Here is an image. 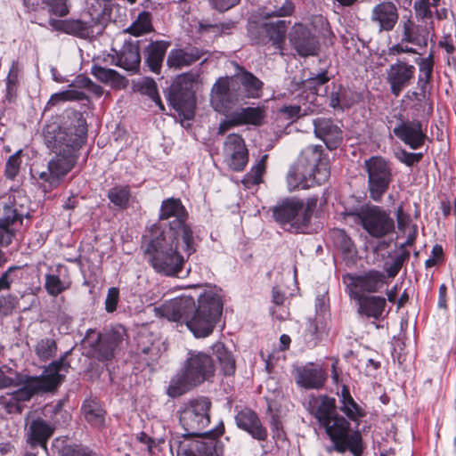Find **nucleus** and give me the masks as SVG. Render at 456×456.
Segmentation results:
<instances>
[{
  "instance_id": "1",
  "label": "nucleus",
  "mask_w": 456,
  "mask_h": 456,
  "mask_svg": "<svg viewBox=\"0 0 456 456\" xmlns=\"http://www.w3.org/2000/svg\"><path fill=\"white\" fill-rule=\"evenodd\" d=\"M188 212L179 199L161 202L159 220L143 246L146 261L159 273L180 277L187 259L196 252V241Z\"/></svg>"
},
{
  "instance_id": "2",
  "label": "nucleus",
  "mask_w": 456,
  "mask_h": 456,
  "mask_svg": "<svg viewBox=\"0 0 456 456\" xmlns=\"http://www.w3.org/2000/svg\"><path fill=\"white\" fill-rule=\"evenodd\" d=\"M86 131V122L78 111L71 112L62 126L56 123L45 126V141L55 156L48 162L46 170H36L33 174L34 178L44 185L45 191L57 186L74 167L76 152L85 142Z\"/></svg>"
},
{
  "instance_id": "3",
  "label": "nucleus",
  "mask_w": 456,
  "mask_h": 456,
  "mask_svg": "<svg viewBox=\"0 0 456 456\" xmlns=\"http://www.w3.org/2000/svg\"><path fill=\"white\" fill-rule=\"evenodd\" d=\"M158 315L173 322H184L197 338L210 335L223 311L219 294L207 291L200 296L198 306L191 297H181L165 302L155 308Z\"/></svg>"
},
{
  "instance_id": "4",
  "label": "nucleus",
  "mask_w": 456,
  "mask_h": 456,
  "mask_svg": "<svg viewBox=\"0 0 456 456\" xmlns=\"http://www.w3.org/2000/svg\"><path fill=\"white\" fill-rule=\"evenodd\" d=\"M335 399L327 395L312 397L308 403L310 413L324 428L334 450L339 453L349 451L354 456H361L363 450L361 433L351 430L350 423L335 413Z\"/></svg>"
},
{
  "instance_id": "5",
  "label": "nucleus",
  "mask_w": 456,
  "mask_h": 456,
  "mask_svg": "<svg viewBox=\"0 0 456 456\" xmlns=\"http://www.w3.org/2000/svg\"><path fill=\"white\" fill-rule=\"evenodd\" d=\"M275 2L273 10H265L256 20L248 22V30L256 44L264 45L272 43L276 49L281 51L290 22L274 18L292 15L295 5L291 0H283L281 4L277 0Z\"/></svg>"
},
{
  "instance_id": "6",
  "label": "nucleus",
  "mask_w": 456,
  "mask_h": 456,
  "mask_svg": "<svg viewBox=\"0 0 456 456\" xmlns=\"http://www.w3.org/2000/svg\"><path fill=\"white\" fill-rule=\"evenodd\" d=\"M329 161L322 156V146L311 145L304 149L290 168L287 182L290 191L308 189L325 183L330 177Z\"/></svg>"
},
{
  "instance_id": "7",
  "label": "nucleus",
  "mask_w": 456,
  "mask_h": 456,
  "mask_svg": "<svg viewBox=\"0 0 456 456\" xmlns=\"http://www.w3.org/2000/svg\"><path fill=\"white\" fill-rule=\"evenodd\" d=\"M263 83L252 73L242 70L230 77H220L211 91V103L216 110L236 104L246 98H258Z\"/></svg>"
},
{
  "instance_id": "8",
  "label": "nucleus",
  "mask_w": 456,
  "mask_h": 456,
  "mask_svg": "<svg viewBox=\"0 0 456 456\" xmlns=\"http://www.w3.org/2000/svg\"><path fill=\"white\" fill-rule=\"evenodd\" d=\"M215 374L213 359L208 354L191 351L181 372L174 376L167 388L170 397L180 396L209 380Z\"/></svg>"
},
{
  "instance_id": "9",
  "label": "nucleus",
  "mask_w": 456,
  "mask_h": 456,
  "mask_svg": "<svg viewBox=\"0 0 456 456\" xmlns=\"http://www.w3.org/2000/svg\"><path fill=\"white\" fill-rule=\"evenodd\" d=\"M69 352H66L59 360L51 362L38 377H30L27 375L18 376L16 386L20 388L12 393V398L18 403L29 401L31 397L41 392H50L54 390L63 380L68 372L69 364L66 362V356Z\"/></svg>"
},
{
  "instance_id": "10",
  "label": "nucleus",
  "mask_w": 456,
  "mask_h": 456,
  "mask_svg": "<svg viewBox=\"0 0 456 456\" xmlns=\"http://www.w3.org/2000/svg\"><path fill=\"white\" fill-rule=\"evenodd\" d=\"M316 205V199L304 200L295 197L288 198L273 208V216L285 231L305 233L310 228Z\"/></svg>"
},
{
  "instance_id": "11",
  "label": "nucleus",
  "mask_w": 456,
  "mask_h": 456,
  "mask_svg": "<svg viewBox=\"0 0 456 456\" xmlns=\"http://www.w3.org/2000/svg\"><path fill=\"white\" fill-rule=\"evenodd\" d=\"M126 337V329L119 325L104 334H95L89 330L84 338L85 346L90 347L89 354L99 361L110 360Z\"/></svg>"
},
{
  "instance_id": "12",
  "label": "nucleus",
  "mask_w": 456,
  "mask_h": 456,
  "mask_svg": "<svg viewBox=\"0 0 456 456\" xmlns=\"http://www.w3.org/2000/svg\"><path fill=\"white\" fill-rule=\"evenodd\" d=\"M211 401L205 396L191 399L183 404L179 420L187 436H200L210 421Z\"/></svg>"
},
{
  "instance_id": "13",
  "label": "nucleus",
  "mask_w": 456,
  "mask_h": 456,
  "mask_svg": "<svg viewBox=\"0 0 456 456\" xmlns=\"http://www.w3.org/2000/svg\"><path fill=\"white\" fill-rule=\"evenodd\" d=\"M356 216L362 228L373 238H383L395 230L394 219L378 206L362 208Z\"/></svg>"
},
{
  "instance_id": "14",
  "label": "nucleus",
  "mask_w": 456,
  "mask_h": 456,
  "mask_svg": "<svg viewBox=\"0 0 456 456\" xmlns=\"http://www.w3.org/2000/svg\"><path fill=\"white\" fill-rule=\"evenodd\" d=\"M370 198L379 201L392 182L388 162L381 157H371L365 161Z\"/></svg>"
},
{
  "instance_id": "15",
  "label": "nucleus",
  "mask_w": 456,
  "mask_h": 456,
  "mask_svg": "<svg viewBox=\"0 0 456 456\" xmlns=\"http://www.w3.org/2000/svg\"><path fill=\"white\" fill-rule=\"evenodd\" d=\"M401 28L402 42L417 46H427L428 37L435 36L433 21H419L416 24L411 18H403Z\"/></svg>"
},
{
  "instance_id": "16",
  "label": "nucleus",
  "mask_w": 456,
  "mask_h": 456,
  "mask_svg": "<svg viewBox=\"0 0 456 456\" xmlns=\"http://www.w3.org/2000/svg\"><path fill=\"white\" fill-rule=\"evenodd\" d=\"M265 109L264 107H246L232 112L228 119L219 126V133L224 134L232 126L242 125H252L259 126L263 125L265 118Z\"/></svg>"
},
{
  "instance_id": "17",
  "label": "nucleus",
  "mask_w": 456,
  "mask_h": 456,
  "mask_svg": "<svg viewBox=\"0 0 456 456\" xmlns=\"http://www.w3.org/2000/svg\"><path fill=\"white\" fill-rule=\"evenodd\" d=\"M224 156L227 165L234 171H241L248 161L244 140L239 134H229L224 142Z\"/></svg>"
},
{
  "instance_id": "18",
  "label": "nucleus",
  "mask_w": 456,
  "mask_h": 456,
  "mask_svg": "<svg viewBox=\"0 0 456 456\" xmlns=\"http://www.w3.org/2000/svg\"><path fill=\"white\" fill-rule=\"evenodd\" d=\"M289 42L298 55L314 56L319 51L317 37L304 25L295 24L289 32Z\"/></svg>"
},
{
  "instance_id": "19",
  "label": "nucleus",
  "mask_w": 456,
  "mask_h": 456,
  "mask_svg": "<svg viewBox=\"0 0 456 456\" xmlns=\"http://www.w3.org/2000/svg\"><path fill=\"white\" fill-rule=\"evenodd\" d=\"M188 74L179 76L176 82L172 85L168 94L170 104L177 111L190 110L194 104V96L191 90L192 79L188 81Z\"/></svg>"
},
{
  "instance_id": "20",
  "label": "nucleus",
  "mask_w": 456,
  "mask_h": 456,
  "mask_svg": "<svg viewBox=\"0 0 456 456\" xmlns=\"http://www.w3.org/2000/svg\"><path fill=\"white\" fill-rule=\"evenodd\" d=\"M314 134L323 141L330 150L337 149L343 140L340 127L330 118H317L313 120Z\"/></svg>"
},
{
  "instance_id": "21",
  "label": "nucleus",
  "mask_w": 456,
  "mask_h": 456,
  "mask_svg": "<svg viewBox=\"0 0 456 456\" xmlns=\"http://www.w3.org/2000/svg\"><path fill=\"white\" fill-rule=\"evenodd\" d=\"M393 133L413 150L420 148L427 138L420 122L417 120L401 121L394 127Z\"/></svg>"
},
{
  "instance_id": "22",
  "label": "nucleus",
  "mask_w": 456,
  "mask_h": 456,
  "mask_svg": "<svg viewBox=\"0 0 456 456\" xmlns=\"http://www.w3.org/2000/svg\"><path fill=\"white\" fill-rule=\"evenodd\" d=\"M399 13L396 5L390 1H384L376 4L370 14V20L379 30L391 31L398 22Z\"/></svg>"
},
{
  "instance_id": "23",
  "label": "nucleus",
  "mask_w": 456,
  "mask_h": 456,
  "mask_svg": "<svg viewBox=\"0 0 456 456\" xmlns=\"http://www.w3.org/2000/svg\"><path fill=\"white\" fill-rule=\"evenodd\" d=\"M294 375L296 383L305 389H320L326 380L325 371L314 363L296 367Z\"/></svg>"
},
{
  "instance_id": "24",
  "label": "nucleus",
  "mask_w": 456,
  "mask_h": 456,
  "mask_svg": "<svg viewBox=\"0 0 456 456\" xmlns=\"http://www.w3.org/2000/svg\"><path fill=\"white\" fill-rule=\"evenodd\" d=\"M414 72V66L408 65L403 61H398L389 67L387 78L395 96H398L403 88L410 84Z\"/></svg>"
},
{
  "instance_id": "25",
  "label": "nucleus",
  "mask_w": 456,
  "mask_h": 456,
  "mask_svg": "<svg viewBox=\"0 0 456 456\" xmlns=\"http://www.w3.org/2000/svg\"><path fill=\"white\" fill-rule=\"evenodd\" d=\"M112 59V63L115 65L127 71H137L141 64L139 41H126L121 50Z\"/></svg>"
},
{
  "instance_id": "26",
  "label": "nucleus",
  "mask_w": 456,
  "mask_h": 456,
  "mask_svg": "<svg viewBox=\"0 0 456 456\" xmlns=\"http://www.w3.org/2000/svg\"><path fill=\"white\" fill-rule=\"evenodd\" d=\"M235 421L238 428L248 432L253 438L259 441H265L267 438L266 429L252 410L245 408L240 411L235 416Z\"/></svg>"
},
{
  "instance_id": "27",
  "label": "nucleus",
  "mask_w": 456,
  "mask_h": 456,
  "mask_svg": "<svg viewBox=\"0 0 456 456\" xmlns=\"http://www.w3.org/2000/svg\"><path fill=\"white\" fill-rule=\"evenodd\" d=\"M54 426L43 419H36L30 422L27 429V443L31 447L39 445L47 449V441L53 435Z\"/></svg>"
},
{
  "instance_id": "28",
  "label": "nucleus",
  "mask_w": 456,
  "mask_h": 456,
  "mask_svg": "<svg viewBox=\"0 0 456 456\" xmlns=\"http://www.w3.org/2000/svg\"><path fill=\"white\" fill-rule=\"evenodd\" d=\"M224 431V426L208 432L201 433L200 439L194 441L191 445V452L194 456H215L216 452V438L221 436Z\"/></svg>"
},
{
  "instance_id": "29",
  "label": "nucleus",
  "mask_w": 456,
  "mask_h": 456,
  "mask_svg": "<svg viewBox=\"0 0 456 456\" xmlns=\"http://www.w3.org/2000/svg\"><path fill=\"white\" fill-rule=\"evenodd\" d=\"M203 54L204 52L199 48L173 49L167 55V64L169 68L182 69L198 61Z\"/></svg>"
},
{
  "instance_id": "30",
  "label": "nucleus",
  "mask_w": 456,
  "mask_h": 456,
  "mask_svg": "<svg viewBox=\"0 0 456 456\" xmlns=\"http://www.w3.org/2000/svg\"><path fill=\"white\" fill-rule=\"evenodd\" d=\"M354 298L358 301V313L360 314L374 319H379L382 315L386 306L384 297L355 293Z\"/></svg>"
},
{
  "instance_id": "31",
  "label": "nucleus",
  "mask_w": 456,
  "mask_h": 456,
  "mask_svg": "<svg viewBox=\"0 0 456 456\" xmlns=\"http://www.w3.org/2000/svg\"><path fill=\"white\" fill-rule=\"evenodd\" d=\"M169 45V42L159 40L151 42L145 48V62L152 72L159 73Z\"/></svg>"
},
{
  "instance_id": "32",
  "label": "nucleus",
  "mask_w": 456,
  "mask_h": 456,
  "mask_svg": "<svg viewBox=\"0 0 456 456\" xmlns=\"http://www.w3.org/2000/svg\"><path fill=\"white\" fill-rule=\"evenodd\" d=\"M385 282V274L379 271L370 270L351 278V285L366 292H376Z\"/></svg>"
},
{
  "instance_id": "33",
  "label": "nucleus",
  "mask_w": 456,
  "mask_h": 456,
  "mask_svg": "<svg viewBox=\"0 0 456 456\" xmlns=\"http://www.w3.org/2000/svg\"><path fill=\"white\" fill-rule=\"evenodd\" d=\"M82 413L86 420L96 428L105 426V411L97 399H86L82 405Z\"/></svg>"
},
{
  "instance_id": "34",
  "label": "nucleus",
  "mask_w": 456,
  "mask_h": 456,
  "mask_svg": "<svg viewBox=\"0 0 456 456\" xmlns=\"http://www.w3.org/2000/svg\"><path fill=\"white\" fill-rule=\"evenodd\" d=\"M49 24L56 30L79 37H86L90 33V27L80 20H50Z\"/></svg>"
},
{
  "instance_id": "35",
  "label": "nucleus",
  "mask_w": 456,
  "mask_h": 456,
  "mask_svg": "<svg viewBox=\"0 0 456 456\" xmlns=\"http://www.w3.org/2000/svg\"><path fill=\"white\" fill-rule=\"evenodd\" d=\"M23 214L19 213L15 205L9 200L8 203H4L0 208V230L6 232L10 235V242L14 235L13 230L10 226L17 220H21Z\"/></svg>"
},
{
  "instance_id": "36",
  "label": "nucleus",
  "mask_w": 456,
  "mask_h": 456,
  "mask_svg": "<svg viewBox=\"0 0 456 456\" xmlns=\"http://www.w3.org/2000/svg\"><path fill=\"white\" fill-rule=\"evenodd\" d=\"M214 352L223 373L226 376L232 375L235 372V360L232 353L221 343H217L214 346Z\"/></svg>"
},
{
  "instance_id": "37",
  "label": "nucleus",
  "mask_w": 456,
  "mask_h": 456,
  "mask_svg": "<svg viewBox=\"0 0 456 456\" xmlns=\"http://www.w3.org/2000/svg\"><path fill=\"white\" fill-rule=\"evenodd\" d=\"M152 30L151 14L149 12H142L131 26L126 29V32L139 37Z\"/></svg>"
},
{
  "instance_id": "38",
  "label": "nucleus",
  "mask_w": 456,
  "mask_h": 456,
  "mask_svg": "<svg viewBox=\"0 0 456 456\" xmlns=\"http://www.w3.org/2000/svg\"><path fill=\"white\" fill-rule=\"evenodd\" d=\"M86 98V94L76 89H68L56 94H52L49 101L47 102L46 108L50 109L60 102H70V101H82Z\"/></svg>"
},
{
  "instance_id": "39",
  "label": "nucleus",
  "mask_w": 456,
  "mask_h": 456,
  "mask_svg": "<svg viewBox=\"0 0 456 456\" xmlns=\"http://www.w3.org/2000/svg\"><path fill=\"white\" fill-rule=\"evenodd\" d=\"M91 73L99 81L104 84H111L113 86H118L121 83L123 77L120 76L116 70L111 69H106L101 66L94 65L92 68Z\"/></svg>"
},
{
  "instance_id": "40",
  "label": "nucleus",
  "mask_w": 456,
  "mask_h": 456,
  "mask_svg": "<svg viewBox=\"0 0 456 456\" xmlns=\"http://www.w3.org/2000/svg\"><path fill=\"white\" fill-rule=\"evenodd\" d=\"M35 353L41 361L53 357L57 353V344L53 338H45L35 346Z\"/></svg>"
},
{
  "instance_id": "41",
  "label": "nucleus",
  "mask_w": 456,
  "mask_h": 456,
  "mask_svg": "<svg viewBox=\"0 0 456 456\" xmlns=\"http://www.w3.org/2000/svg\"><path fill=\"white\" fill-rule=\"evenodd\" d=\"M108 199L119 208H126L130 199V190L127 186H116L108 191Z\"/></svg>"
},
{
  "instance_id": "42",
  "label": "nucleus",
  "mask_w": 456,
  "mask_h": 456,
  "mask_svg": "<svg viewBox=\"0 0 456 456\" xmlns=\"http://www.w3.org/2000/svg\"><path fill=\"white\" fill-rule=\"evenodd\" d=\"M68 288L69 284L61 279L60 274H45V289L50 296L56 297Z\"/></svg>"
},
{
  "instance_id": "43",
  "label": "nucleus",
  "mask_w": 456,
  "mask_h": 456,
  "mask_svg": "<svg viewBox=\"0 0 456 456\" xmlns=\"http://www.w3.org/2000/svg\"><path fill=\"white\" fill-rule=\"evenodd\" d=\"M138 89L142 94L148 95L161 110H164V106L157 91L156 82L153 79L149 77L143 78L138 84Z\"/></svg>"
},
{
  "instance_id": "44",
  "label": "nucleus",
  "mask_w": 456,
  "mask_h": 456,
  "mask_svg": "<svg viewBox=\"0 0 456 456\" xmlns=\"http://www.w3.org/2000/svg\"><path fill=\"white\" fill-rule=\"evenodd\" d=\"M22 279V268L13 265L9 267L0 277V291L8 289L11 284L17 282Z\"/></svg>"
},
{
  "instance_id": "45",
  "label": "nucleus",
  "mask_w": 456,
  "mask_h": 456,
  "mask_svg": "<svg viewBox=\"0 0 456 456\" xmlns=\"http://www.w3.org/2000/svg\"><path fill=\"white\" fill-rule=\"evenodd\" d=\"M19 68L16 63L12 62L6 78V98L11 102L17 94Z\"/></svg>"
},
{
  "instance_id": "46",
  "label": "nucleus",
  "mask_w": 456,
  "mask_h": 456,
  "mask_svg": "<svg viewBox=\"0 0 456 456\" xmlns=\"http://www.w3.org/2000/svg\"><path fill=\"white\" fill-rule=\"evenodd\" d=\"M49 13L65 17L69 13L70 4L69 0H44Z\"/></svg>"
},
{
  "instance_id": "47",
  "label": "nucleus",
  "mask_w": 456,
  "mask_h": 456,
  "mask_svg": "<svg viewBox=\"0 0 456 456\" xmlns=\"http://www.w3.org/2000/svg\"><path fill=\"white\" fill-rule=\"evenodd\" d=\"M340 411L354 421L358 420L365 415L363 410L355 403L354 398L342 402Z\"/></svg>"
},
{
  "instance_id": "48",
  "label": "nucleus",
  "mask_w": 456,
  "mask_h": 456,
  "mask_svg": "<svg viewBox=\"0 0 456 456\" xmlns=\"http://www.w3.org/2000/svg\"><path fill=\"white\" fill-rule=\"evenodd\" d=\"M429 0H416L414 11L419 21H433Z\"/></svg>"
},
{
  "instance_id": "49",
  "label": "nucleus",
  "mask_w": 456,
  "mask_h": 456,
  "mask_svg": "<svg viewBox=\"0 0 456 456\" xmlns=\"http://www.w3.org/2000/svg\"><path fill=\"white\" fill-rule=\"evenodd\" d=\"M267 156L265 155L262 159L257 162L256 166H254L251 170L247 174L245 180L247 183H251L253 184H258L262 182V175L265 169V159Z\"/></svg>"
},
{
  "instance_id": "50",
  "label": "nucleus",
  "mask_w": 456,
  "mask_h": 456,
  "mask_svg": "<svg viewBox=\"0 0 456 456\" xmlns=\"http://www.w3.org/2000/svg\"><path fill=\"white\" fill-rule=\"evenodd\" d=\"M145 337L141 335L138 341V346L141 353L149 356L150 360L157 359L160 354L159 343L151 342V345L144 341Z\"/></svg>"
},
{
  "instance_id": "51",
  "label": "nucleus",
  "mask_w": 456,
  "mask_h": 456,
  "mask_svg": "<svg viewBox=\"0 0 456 456\" xmlns=\"http://www.w3.org/2000/svg\"><path fill=\"white\" fill-rule=\"evenodd\" d=\"M21 151H18L9 157L5 165V176L8 179H14L18 175L21 164L20 159Z\"/></svg>"
},
{
  "instance_id": "52",
  "label": "nucleus",
  "mask_w": 456,
  "mask_h": 456,
  "mask_svg": "<svg viewBox=\"0 0 456 456\" xmlns=\"http://www.w3.org/2000/svg\"><path fill=\"white\" fill-rule=\"evenodd\" d=\"M409 257V253L404 252L400 256H396L393 258L391 263L387 262L384 269L387 273L388 277L394 278L397 275L405 259Z\"/></svg>"
},
{
  "instance_id": "53",
  "label": "nucleus",
  "mask_w": 456,
  "mask_h": 456,
  "mask_svg": "<svg viewBox=\"0 0 456 456\" xmlns=\"http://www.w3.org/2000/svg\"><path fill=\"white\" fill-rule=\"evenodd\" d=\"M423 157L422 153H412L408 152L403 149H400L395 152V158L402 163L408 167H411L414 164L419 162Z\"/></svg>"
},
{
  "instance_id": "54",
  "label": "nucleus",
  "mask_w": 456,
  "mask_h": 456,
  "mask_svg": "<svg viewBox=\"0 0 456 456\" xmlns=\"http://www.w3.org/2000/svg\"><path fill=\"white\" fill-rule=\"evenodd\" d=\"M59 456H95L92 451L81 445H65Z\"/></svg>"
},
{
  "instance_id": "55",
  "label": "nucleus",
  "mask_w": 456,
  "mask_h": 456,
  "mask_svg": "<svg viewBox=\"0 0 456 456\" xmlns=\"http://www.w3.org/2000/svg\"><path fill=\"white\" fill-rule=\"evenodd\" d=\"M397 227L403 233L407 231H413L415 227L411 224V217L408 214L403 212V207L400 206L396 210Z\"/></svg>"
},
{
  "instance_id": "56",
  "label": "nucleus",
  "mask_w": 456,
  "mask_h": 456,
  "mask_svg": "<svg viewBox=\"0 0 456 456\" xmlns=\"http://www.w3.org/2000/svg\"><path fill=\"white\" fill-rule=\"evenodd\" d=\"M119 299L118 289L112 287L108 289V293L105 298V310L108 313H112L117 309V305Z\"/></svg>"
},
{
  "instance_id": "57",
  "label": "nucleus",
  "mask_w": 456,
  "mask_h": 456,
  "mask_svg": "<svg viewBox=\"0 0 456 456\" xmlns=\"http://www.w3.org/2000/svg\"><path fill=\"white\" fill-rule=\"evenodd\" d=\"M224 25L211 23L208 20H202L199 24V30L201 33H212L214 36L219 35L224 31Z\"/></svg>"
},
{
  "instance_id": "58",
  "label": "nucleus",
  "mask_w": 456,
  "mask_h": 456,
  "mask_svg": "<svg viewBox=\"0 0 456 456\" xmlns=\"http://www.w3.org/2000/svg\"><path fill=\"white\" fill-rule=\"evenodd\" d=\"M454 37L452 35H445L443 37V38L439 41L438 45L440 47L444 48L445 52L451 55L452 59L453 61L456 60V56H454V53L456 52L455 46H454Z\"/></svg>"
},
{
  "instance_id": "59",
  "label": "nucleus",
  "mask_w": 456,
  "mask_h": 456,
  "mask_svg": "<svg viewBox=\"0 0 456 456\" xmlns=\"http://www.w3.org/2000/svg\"><path fill=\"white\" fill-rule=\"evenodd\" d=\"M0 403L4 405V407L6 409V411L9 413H21L22 408L16 401V399L12 398V395H10L9 398L6 397H1L0 398Z\"/></svg>"
},
{
  "instance_id": "60",
  "label": "nucleus",
  "mask_w": 456,
  "mask_h": 456,
  "mask_svg": "<svg viewBox=\"0 0 456 456\" xmlns=\"http://www.w3.org/2000/svg\"><path fill=\"white\" fill-rule=\"evenodd\" d=\"M240 0H209V3L216 10L225 12L234 7Z\"/></svg>"
},
{
  "instance_id": "61",
  "label": "nucleus",
  "mask_w": 456,
  "mask_h": 456,
  "mask_svg": "<svg viewBox=\"0 0 456 456\" xmlns=\"http://www.w3.org/2000/svg\"><path fill=\"white\" fill-rule=\"evenodd\" d=\"M281 111L284 113L288 118L293 119L300 117L301 108L297 105L285 106Z\"/></svg>"
},
{
  "instance_id": "62",
  "label": "nucleus",
  "mask_w": 456,
  "mask_h": 456,
  "mask_svg": "<svg viewBox=\"0 0 456 456\" xmlns=\"http://www.w3.org/2000/svg\"><path fill=\"white\" fill-rule=\"evenodd\" d=\"M433 59L432 56H429L428 58L422 59L419 63V71L420 74H431L433 71Z\"/></svg>"
},
{
  "instance_id": "63",
  "label": "nucleus",
  "mask_w": 456,
  "mask_h": 456,
  "mask_svg": "<svg viewBox=\"0 0 456 456\" xmlns=\"http://www.w3.org/2000/svg\"><path fill=\"white\" fill-rule=\"evenodd\" d=\"M272 297H273V302L277 305H282L285 300L284 293L281 291V289L279 287L273 288Z\"/></svg>"
},
{
  "instance_id": "64",
  "label": "nucleus",
  "mask_w": 456,
  "mask_h": 456,
  "mask_svg": "<svg viewBox=\"0 0 456 456\" xmlns=\"http://www.w3.org/2000/svg\"><path fill=\"white\" fill-rule=\"evenodd\" d=\"M402 53H415L416 51L411 47H404L400 44L395 45L390 48V53L392 54H400Z\"/></svg>"
}]
</instances>
